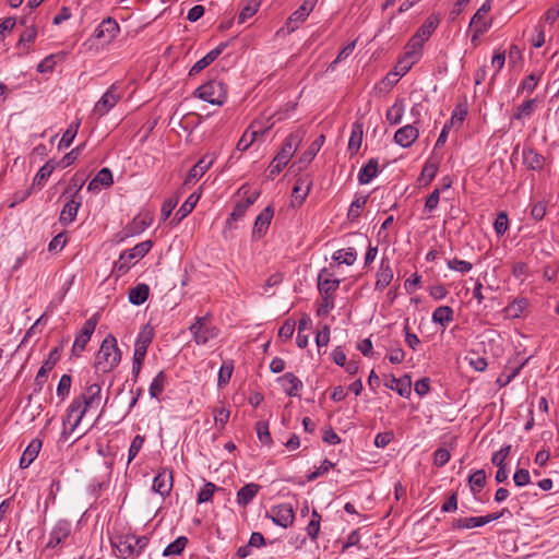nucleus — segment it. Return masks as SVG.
Masks as SVG:
<instances>
[{"label":"nucleus","mask_w":559,"mask_h":559,"mask_svg":"<svg viewBox=\"0 0 559 559\" xmlns=\"http://www.w3.org/2000/svg\"><path fill=\"white\" fill-rule=\"evenodd\" d=\"M121 361V352L117 344V338L112 334H108L102 342L96 354L94 369L96 373H109Z\"/></svg>","instance_id":"obj_1"},{"label":"nucleus","mask_w":559,"mask_h":559,"mask_svg":"<svg viewBox=\"0 0 559 559\" xmlns=\"http://www.w3.org/2000/svg\"><path fill=\"white\" fill-rule=\"evenodd\" d=\"M304 135L305 132L298 129L286 136L281 150L274 156L269 166L267 177L270 179H273L276 175H278L287 165V163L289 162V159L292 158V156L302 142Z\"/></svg>","instance_id":"obj_2"},{"label":"nucleus","mask_w":559,"mask_h":559,"mask_svg":"<svg viewBox=\"0 0 559 559\" xmlns=\"http://www.w3.org/2000/svg\"><path fill=\"white\" fill-rule=\"evenodd\" d=\"M237 195H240L242 199L235 204L233 212L226 219L225 227L223 230V236L225 238H228L230 230L235 228L234 223L242 219L248 209L251 205H253L254 202L258 200V198L260 197V191L255 190L251 192L250 187L246 183L238 189Z\"/></svg>","instance_id":"obj_3"},{"label":"nucleus","mask_w":559,"mask_h":559,"mask_svg":"<svg viewBox=\"0 0 559 559\" xmlns=\"http://www.w3.org/2000/svg\"><path fill=\"white\" fill-rule=\"evenodd\" d=\"M153 247L152 240H145L135 245L132 249L123 250L120 253L119 260L114 264L112 272L117 276L124 275L131 267L133 260L144 258Z\"/></svg>","instance_id":"obj_4"},{"label":"nucleus","mask_w":559,"mask_h":559,"mask_svg":"<svg viewBox=\"0 0 559 559\" xmlns=\"http://www.w3.org/2000/svg\"><path fill=\"white\" fill-rule=\"evenodd\" d=\"M211 313L195 317L193 323L189 326L192 338L197 345H205L210 340L216 338L219 329L211 323Z\"/></svg>","instance_id":"obj_5"},{"label":"nucleus","mask_w":559,"mask_h":559,"mask_svg":"<svg viewBox=\"0 0 559 559\" xmlns=\"http://www.w3.org/2000/svg\"><path fill=\"white\" fill-rule=\"evenodd\" d=\"M193 95L212 105H223L227 98V90L223 82L212 80L199 86Z\"/></svg>","instance_id":"obj_6"},{"label":"nucleus","mask_w":559,"mask_h":559,"mask_svg":"<svg viewBox=\"0 0 559 559\" xmlns=\"http://www.w3.org/2000/svg\"><path fill=\"white\" fill-rule=\"evenodd\" d=\"M98 323V314H93L90 319H87L80 332L76 334L74 343L72 345V356L80 357L81 353L85 349L87 343L90 342L93 333L95 332L96 325Z\"/></svg>","instance_id":"obj_7"},{"label":"nucleus","mask_w":559,"mask_h":559,"mask_svg":"<svg viewBox=\"0 0 559 559\" xmlns=\"http://www.w3.org/2000/svg\"><path fill=\"white\" fill-rule=\"evenodd\" d=\"M266 518L271 519L276 525L287 528L293 525L295 520V511L292 504L282 503L272 507L266 513Z\"/></svg>","instance_id":"obj_8"},{"label":"nucleus","mask_w":559,"mask_h":559,"mask_svg":"<svg viewBox=\"0 0 559 559\" xmlns=\"http://www.w3.org/2000/svg\"><path fill=\"white\" fill-rule=\"evenodd\" d=\"M119 32L120 27L117 21L112 17H107L95 28L93 37L109 44L118 36Z\"/></svg>","instance_id":"obj_9"},{"label":"nucleus","mask_w":559,"mask_h":559,"mask_svg":"<svg viewBox=\"0 0 559 559\" xmlns=\"http://www.w3.org/2000/svg\"><path fill=\"white\" fill-rule=\"evenodd\" d=\"M174 486V475L173 471L167 467H162L157 472L156 476L153 479L152 489L153 491L159 493L163 498L169 496Z\"/></svg>","instance_id":"obj_10"},{"label":"nucleus","mask_w":559,"mask_h":559,"mask_svg":"<svg viewBox=\"0 0 559 559\" xmlns=\"http://www.w3.org/2000/svg\"><path fill=\"white\" fill-rule=\"evenodd\" d=\"M112 547L117 551V556L122 559H128L135 556V535L132 534H123L115 537L111 542Z\"/></svg>","instance_id":"obj_11"},{"label":"nucleus","mask_w":559,"mask_h":559,"mask_svg":"<svg viewBox=\"0 0 559 559\" xmlns=\"http://www.w3.org/2000/svg\"><path fill=\"white\" fill-rule=\"evenodd\" d=\"M79 397L85 403L84 409L97 408L102 402V383L86 381L84 392Z\"/></svg>","instance_id":"obj_12"},{"label":"nucleus","mask_w":559,"mask_h":559,"mask_svg":"<svg viewBox=\"0 0 559 559\" xmlns=\"http://www.w3.org/2000/svg\"><path fill=\"white\" fill-rule=\"evenodd\" d=\"M317 3L318 0H305L302 4L288 17L286 23L288 32H294L296 28H298L299 24L305 22L309 14L313 11Z\"/></svg>","instance_id":"obj_13"},{"label":"nucleus","mask_w":559,"mask_h":559,"mask_svg":"<svg viewBox=\"0 0 559 559\" xmlns=\"http://www.w3.org/2000/svg\"><path fill=\"white\" fill-rule=\"evenodd\" d=\"M85 403L82 402V400L76 396L73 399V401L70 403V405L67 408V416L66 420L71 423L72 416L75 415L74 421L71 424L70 431L67 432L63 430L62 437L67 438V436L71 432H73L76 427L80 425L82 418L85 416L88 409H84Z\"/></svg>","instance_id":"obj_14"},{"label":"nucleus","mask_w":559,"mask_h":559,"mask_svg":"<svg viewBox=\"0 0 559 559\" xmlns=\"http://www.w3.org/2000/svg\"><path fill=\"white\" fill-rule=\"evenodd\" d=\"M274 216V209L272 205H267L255 218L253 228H252V238L260 239L262 238L271 224V221Z\"/></svg>","instance_id":"obj_15"},{"label":"nucleus","mask_w":559,"mask_h":559,"mask_svg":"<svg viewBox=\"0 0 559 559\" xmlns=\"http://www.w3.org/2000/svg\"><path fill=\"white\" fill-rule=\"evenodd\" d=\"M340 280L334 278L333 274L328 269H322L318 275V289L320 295L334 296L338 289Z\"/></svg>","instance_id":"obj_16"},{"label":"nucleus","mask_w":559,"mask_h":559,"mask_svg":"<svg viewBox=\"0 0 559 559\" xmlns=\"http://www.w3.org/2000/svg\"><path fill=\"white\" fill-rule=\"evenodd\" d=\"M153 222V214L144 212L138 214L126 227L124 233L127 237L135 236L143 233Z\"/></svg>","instance_id":"obj_17"},{"label":"nucleus","mask_w":559,"mask_h":559,"mask_svg":"<svg viewBox=\"0 0 559 559\" xmlns=\"http://www.w3.org/2000/svg\"><path fill=\"white\" fill-rule=\"evenodd\" d=\"M376 276L374 288L376 290L383 292L391 284L394 276L389 258L383 257L381 259L380 267Z\"/></svg>","instance_id":"obj_18"},{"label":"nucleus","mask_w":559,"mask_h":559,"mask_svg":"<svg viewBox=\"0 0 559 559\" xmlns=\"http://www.w3.org/2000/svg\"><path fill=\"white\" fill-rule=\"evenodd\" d=\"M71 533V523L67 520H60L53 526L52 531L49 535V540L47 543L48 548H55L63 540H66Z\"/></svg>","instance_id":"obj_19"},{"label":"nucleus","mask_w":559,"mask_h":559,"mask_svg":"<svg viewBox=\"0 0 559 559\" xmlns=\"http://www.w3.org/2000/svg\"><path fill=\"white\" fill-rule=\"evenodd\" d=\"M120 99L116 94V85H111L107 92L100 97L94 107V112L98 116L106 115Z\"/></svg>","instance_id":"obj_20"},{"label":"nucleus","mask_w":559,"mask_h":559,"mask_svg":"<svg viewBox=\"0 0 559 559\" xmlns=\"http://www.w3.org/2000/svg\"><path fill=\"white\" fill-rule=\"evenodd\" d=\"M418 136V129L414 124H406L395 132L394 142L402 147H409Z\"/></svg>","instance_id":"obj_21"},{"label":"nucleus","mask_w":559,"mask_h":559,"mask_svg":"<svg viewBox=\"0 0 559 559\" xmlns=\"http://www.w3.org/2000/svg\"><path fill=\"white\" fill-rule=\"evenodd\" d=\"M82 204L81 198L76 199V192H73L70 200L63 205L59 221L63 225L72 223L78 214V211Z\"/></svg>","instance_id":"obj_22"},{"label":"nucleus","mask_w":559,"mask_h":559,"mask_svg":"<svg viewBox=\"0 0 559 559\" xmlns=\"http://www.w3.org/2000/svg\"><path fill=\"white\" fill-rule=\"evenodd\" d=\"M277 382L282 385L288 396H299V391L302 389V382L293 372H286L281 376L277 378Z\"/></svg>","instance_id":"obj_23"},{"label":"nucleus","mask_w":559,"mask_h":559,"mask_svg":"<svg viewBox=\"0 0 559 559\" xmlns=\"http://www.w3.org/2000/svg\"><path fill=\"white\" fill-rule=\"evenodd\" d=\"M385 386L390 390L396 391L402 397H409L412 393V380L409 374H404L401 378L391 376L390 381L385 383Z\"/></svg>","instance_id":"obj_24"},{"label":"nucleus","mask_w":559,"mask_h":559,"mask_svg":"<svg viewBox=\"0 0 559 559\" xmlns=\"http://www.w3.org/2000/svg\"><path fill=\"white\" fill-rule=\"evenodd\" d=\"M523 164L530 169L540 171L545 165V157L533 147L523 148Z\"/></svg>","instance_id":"obj_25"},{"label":"nucleus","mask_w":559,"mask_h":559,"mask_svg":"<svg viewBox=\"0 0 559 559\" xmlns=\"http://www.w3.org/2000/svg\"><path fill=\"white\" fill-rule=\"evenodd\" d=\"M41 445H43V442L38 438L33 439L28 443V445L26 447V449L24 450V452L20 459V462H19L20 468H23V469L27 468L36 460V457L38 456L39 451L41 449Z\"/></svg>","instance_id":"obj_26"},{"label":"nucleus","mask_w":559,"mask_h":559,"mask_svg":"<svg viewBox=\"0 0 559 559\" xmlns=\"http://www.w3.org/2000/svg\"><path fill=\"white\" fill-rule=\"evenodd\" d=\"M325 140V136L321 134L319 138H317L310 146L304 152V154L298 159V170L305 169L316 157L318 152L320 151L321 146L323 145Z\"/></svg>","instance_id":"obj_27"},{"label":"nucleus","mask_w":559,"mask_h":559,"mask_svg":"<svg viewBox=\"0 0 559 559\" xmlns=\"http://www.w3.org/2000/svg\"><path fill=\"white\" fill-rule=\"evenodd\" d=\"M379 164L377 158H370L359 170L358 181L360 185L369 183L378 176Z\"/></svg>","instance_id":"obj_28"},{"label":"nucleus","mask_w":559,"mask_h":559,"mask_svg":"<svg viewBox=\"0 0 559 559\" xmlns=\"http://www.w3.org/2000/svg\"><path fill=\"white\" fill-rule=\"evenodd\" d=\"M213 164V159H206V157L201 158L188 173L187 178L185 180V185L194 183L198 181L211 167Z\"/></svg>","instance_id":"obj_29"},{"label":"nucleus","mask_w":559,"mask_h":559,"mask_svg":"<svg viewBox=\"0 0 559 559\" xmlns=\"http://www.w3.org/2000/svg\"><path fill=\"white\" fill-rule=\"evenodd\" d=\"M440 24V17L437 14H431L427 17L424 24L414 34L418 38L427 41L433 34L438 25Z\"/></svg>","instance_id":"obj_30"},{"label":"nucleus","mask_w":559,"mask_h":559,"mask_svg":"<svg viewBox=\"0 0 559 559\" xmlns=\"http://www.w3.org/2000/svg\"><path fill=\"white\" fill-rule=\"evenodd\" d=\"M114 183L112 173L109 168H102L88 183V191H94L103 187H110Z\"/></svg>","instance_id":"obj_31"},{"label":"nucleus","mask_w":559,"mask_h":559,"mask_svg":"<svg viewBox=\"0 0 559 559\" xmlns=\"http://www.w3.org/2000/svg\"><path fill=\"white\" fill-rule=\"evenodd\" d=\"M261 486L250 483L241 487L237 492V503L239 506H248L259 492Z\"/></svg>","instance_id":"obj_32"},{"label":"nucleus","mask_w":559,"mask_h":559,"mask_svg":"<svg viewBox=\"0 0 559 559\" xmlns=\"http://www.w3.org/2000/svg\"><path fill=\"white\" fill-rule=\"evenodd\" d=\"M199 201V195L195 193L190 194L187 200L183 202V204L179 207V210L176 212L171 224L177 225L179 224L183 218H186L195 207L197 203Z\"/></svg>","instance_id":"obj_33"},{"label":"nucleus","mask_w":559,"mask_h":559,"mask_svg":"<svg viewBox=\"0 0 559 559\" xmlns=\"http://www.w3.org/2000/svg\"><path fill=\"white\" fill-rule=\"evenodd\" d=\"M484 525L485 520H483V516H467L454 519L452 521L451 528L454 531H460L481 527Z\"/></svg>","instance_id":"obj_34"},{"label":"nucleus","mask_w":559,"mask_h":559,"mask_svg":"<svg viewBox=\"0 0 559 559\" xmlns=\"http://www.w3.org/2000/svg\"><path fill=\"white\" fill-rule=\"evenodd\" d=\"M424 40L413 35V37L408 40L406 45L405 59L412 60V63H416L419 61L421 57V50L424 46Z\"/></svg>","instance_id":"obj_35"},{"label":"nucleus","mask_w":559,"mask_h":559,"mask_svg":"<svg viewBox=\"0 0 559 559\" xmlns=\"http://www.w3.org/2000/svg\"><path fill=\"white\" fill-rule=\"evenodd\" d=\"M454 311L450 306H440L432 312L431 320L444 329L453 321Z\"/></svg>","instance_id":"obj_36"},{"label":"nucleus","mask_w":559,"mask_h":559,"mask_svg":"<svg viewBox=\"0 0 559 559\" xmlns=\"http://www.w3.org/2000/svg\"><path fill=\"white\" fill-rule=\"evenodd\" d=\"M150 295V287L147 284L141 283L129 290V301L134 306L143 305Z\"/></svg>","instance_id":"obj_37"},{"label":"nucleus","mask_w":559,"mask_h":559,"mask_svg":"<svg viewBox=\"0 0 559 559\" xmlns=\"http://www.w3.org/2000/svg\"><path fill=\"white\" fill-rule=\"evenodd\" d=\"M362 134H364V131H362V124L358 121L354 122L353 126H352V132H350V136H349V140H348V152L353 155V154H356L360 146H361V142H362Z\"/></svg>","instance_id":"obj_38"},{"label":"nucleus","mask_w":559,"mask_h":559,"mask_svg":"<svg viewBox=\"0 0 559 559\" xmlns=\"http://www.w3.org/2000/svg\"><path fill=\"white\" fill-rule=\"evenodd\" d=\"M405 111L404 99L397 98L394 104L386 110L385 118L390 124L395 126L402 121Z\"/></svg>","instance_id":"obj_39"},{"label":"nucleus","mask_w":559,"mask_h":559,"mask_svg":"<svg viewBox=\"0 0 559 559\" xmlns=\"http://www.w3.org/2000/svg\"><path fill=\"white\" fill-rule=\"evenodd\" d=\"M167 382H168L167 374L165 373L164 370H160L155 376V378L152 380V382L150 384V388H148L150 396L153 399H158L160 396V394L164 392Z\"/></svg>","instance_id":"obj_40"},{"label":"nucleus","mask_w":559,"mask_h":559,"mask_svg":"<svg viewBox=\"0 0 559 559\" xmlns=\"http://www.w3.org/2000/svg\"><path fill=\"white\" fill-rule=\"evenodd\" d=\"M527 306H528V300L526 298H524V297L516 298L512 302H510L504 308L503 311L507 317L516 319L523 314V312L527 308Z\"/></svg>","instance_id":"obj_41"},{"label":"nucleus","mask_w":559,"mask_h":559,"mask_svg":"<svg viewBox=\"0 0 559 559\" xmlns=\"http://www.w3.org/2000/svg\"><path fill=\"white\" fill-rule=\"evenodd\" d=\"M538 100L537 98L526 99L523 104L519 105L515 108L513 114V119L522 120L525 117H531L537 107Z\"/></svg>","instance_id":"obj_42"},{"label":"nucleus","mask_w":559,"mask_h":559,"mask_svg":"<svg viewBox=\"0 0 559 559\" xmlns=\"http://www.w3.org/2000/svg\"><path fill=\"white\" fill-rule=\"evenodd\" d=\"M53 170L55 164L52 163V160H48L44 166H41L33 179V189L35 187L40 189L45 185L46 180L50 177Z\"/></svg>","instance_id":"obj_43"},{"label":"nucleus","mask_w":559,"mask_h":559,"mask_svg":"<svg viewBox=\"0 0 559 559\" xmlns=\"http://www.w3.org/2000/svg\"><path fill=\"white\" fill-rule=\"evenodd\" d=\"M188 538L186 536L177 537L173 543H170L163 551L164 557L179 556L183 552L186 546L188 545Z\"/></svg>","instance_id":"obj_44"},{"label":"nucleus","mask_w":559,"mask_h":559,"mask_svg":"<svg viewBox=\"0 0 559 559\" xmlns=\"http://www.w3.org/2000/svg\"><path fill=\"white\" fill-rule=\"evenodd\" d=\"M357 259V252L355 248L349 247L347 249H340L333 254V260L338 263H344L346 265H353Z\"/></svg>","instance_id":"obj_45"},{"label":"nucleus","mask_w":559,"mask_h":559,"mask_svg":"<svg viewBox=\"0 0 559 559\" xmlns=\"http://www.w3.org/2000/svg\"><path fill=\"white\" fill-rule=\"evenodd\" d=\"M154 338V329L148 324L144 325L143 329L136 336L134 347L148 348L150 344Z\"/></svg>","instance_id":"obj_46"},{"label":"nucleus","mask_w":559,"mask_h":559,"mask_svg":"<svg viewBox=\"0 0 559 559\" xmlns=\"http://www.w3.org/2000/svg\"><path fill=\"white\" fill-rule=\"evenodd\" d=\"M368 201V195H360L356 198L349 205L348 212H347V218L349 221H355L361 215V210L366 205Z\"/></svg>","instance_id":"obj_47"},{"label":"nucleus","mask_w":559,"mask_h":559,"mask_svg":"<svg viewBox=\"0 0 559 559\" xmlns=\"http://www.w3.org/2000/svg\"><path fill=\"white\" fill-rule=\"evenodd\" d=\"M540 78H542V73H531L519 85L518 94L524 93V92L527 94L533 93L534 90L536 88Z\"/></svg>","instance_id":"obj_48"},{"label":"nucleus","mask_w":559,"mask_h":559,"mask_svg":"<svg viewBox=\"0 0 559 559\" xmlns=\"http://www.w3.org/2000/svg\"><path fill=\"white\" fill-rule=\"evenodd\" d=\"M468 483L471 486V490L474 493L479 492L486 485V473L484 469L475 471L469 477Z\"/></svg>","instance_id":"obj_49"},{"label":"nucleus","mask_w":559,"mask_h":559,"mask_svg":"<svg viewBox=\"0 0 559 559\" xmlns=\"http://www.w3.org/2000/svg\"><path fill=\"white\" fill-rule=\"evenodd\" d=\"M233 371H234V361L233 360L224 361L219 368L218 377H217V385L219 388L226 385L230 381Z\"/></svg>","instance_id":"obj_50"},{"label":"nucleus","mask_w":559,"mask_h":559,"mask_svg":"<svg viewBox=\"0 0 559 559\" xmlns=\"http://www.w3.org/2000/svg\"><path fill=\"white\" fill-rule=\"evenodd\" d=\"M320 522L321 515L316 509H313L310 521L306 527L307 535L311 538V540H316L318 538L320 532Z\"/></svg>","instance_id":"obj_51"},{"label":"nucleus","mask_w":559,"mask_h":559,"mask_svg":"<svg viewBox=\"0 0 559 559\" xmlns=\"http://www.w3.org/2000/svg\"><path fill=\"white\" fill-rule=\"evenodd\" d=\"M79 127H80L79 121L72 122L68 127V129L64 131V133L59 142V148H67L72 144V142L78 133Z\"/></svg>","instance_id":"obj_52"},{"label":"nucleus","mask_w":559,"mask_h":559,"mask_svg":"<svg viewBox=\"0 0 559 559\" xmlns=\"http://www.w3.org/2000/svg\"><path fill=\"white\" fill-rule=\"evenodd\" d=\"M438 171V164L428 160L420 173L418 181H425V186L429 185L436 177Z\"/></svg>","instance_id":"obj_53"},{"label":"nucleus","mask_w":559,"mask_h":559,"mask_svg":"<svg viewBox=\"0 0 559 559\" xmlns=\"http://www.w3.org/2000/svg\"><path fill=\"white\" fill-rule=\"evenodd\" d=\"M257 436L259 441L265 445H272L273 440L269 430L267 421H258L255 425Z\"/></svg>","instance_id":"obj_54"},{"label":"nucleus","mask_w":559,"mask_h":559,"mask_svg":"<svg viewBox=\"0 0 559 559\" xmlns=\"http://www.w3.org/2000/svg\"><path fill=\"white\" fill-rule=\"evenodd\" d=\"M447 266L450 270L462 274L468 273L473 269V264L471 262L461 260L459 258L447 260Z\"/></svg>","instance_id":"obj_55"},{"label":"nucleus","mask_w":559,"mask_h":559,"mask_svg":"<svg viewBox=\"0 0 559 559\" xmlns=\"http://www.w3.org/2000/svg\"><path fill=\"white\" fill-rule=\"evenodd\" d=\"M48 372L49 371L43 367H40L39 370L37 371V374L34 380V391L27 397L28 403H31L34 394H38L39 392H41V390L47 381Z\"/></svg>","instance_id":"obj_56"},{"label":"nucleus","mask_w":559,"mask_h":559,"mask_svg":"<svg viewBox=\"0 0 559 559\" xmlns=\"http://www.w3.org/2000/svg\"><path fill=\"white\" fill-rule=\"evenodd\" d=\"M491 10V0H486L480 8L473 15L469 26L473 25H481L483 23H487L485 21V15Z\"/></svg>","instance_id":"obj_57"},{"label":"nucleus","mask_w":559,"mask_h":559,"mask_svg":"<svg viewBox=\"0 0 559 559\" xmlns=\"http://www.w3.org/2000/svg\"><path fill=\"white\" fill-rule=\"evenodd\" d=\"M259 4L255 1L247 2L238 14V24H243L249 17L253 16L258 11Z\"/></svg>","instance_id":"obj_58"},{"label":"nucleus","mask_w":559,"mask_h":559,"mask_svg":"<svg viewBox=\"0 0 559 559\" xmlns=\"http://www.w3.org/2000/svg\"><path fill=\"white\" fill-rule=\"evenodd\" d=\"M215 490L216 486L213 483H205L204 486L198 492L197 502L201 504L211 501Z\"/></svg>","instance_id":"obj_59"},{"label":"nucleus","mask_w":559,"mask_h":559,"mask_svg":"<svg viewBox=\"0 0 559 559\" xmlns=\"http://www.w3.org/2000/svg\"><path fill=\"white\" fill-rule=\"evenodd\" d=\"M71 385L72 377L70 374H62L57 385V395L62 401L69 395Z\"/></svg>","instance_id":"obj_60"},{"label":"nucleus","mask_w":559,"mask_h":559,"mask_svg":"<svg viewBox=\"0 0 559 559\" xmlns=\"http://www.w3.org/2000/svg\"><path fill=\"white\" fill-rule=\"evenodd\" d=\"M144 442H145L144 436L136 435L133 438V440L131 441V444L129 447V451H128V464L136 457V455L141 451Z\"/></svg>","instance_id":"obj_61"},{"label":"nucleus","mask_w":559,"mask_h":559,"mask_svg":"<svg viewBox=\"0 0 559 559\" xmlns=\"http://www.w3.org/2000/svg\"><path fill=\"white\" fill-rule=\"evenodd\" d=\"M334 296L321 295V301L317 310L319 317H326L334 308Z\"/></svg>","instance_id":"obj_62"},{"label":"nucleus","mask_w":559,"mask_h":559,"mask_svg":"<svg viewBox=\"0 0 559 559\" xmlns=\"http://www.w3.org/2000/svg\"><path fill=\"white\" fill-rule=\"evenodd\" d=\"M509 228V217L506 212H500L493 223V229L498 236H503Z\"/></svg>","instance_id":"obj_63"},{"label":"nucleus","mask_w":559,"mask_h":559,"mask_svg":"<svg viewBox=\"0 0 559 559\" xmlns=\"http://www.w3.org/2000/svg\"><path fill=\"white\" fill-rule=\"evenodd\" d=\"M559 17V2L554 3L540 17L538 23L552 25Z\"/></svg>","instance_id":"obj_64"}]
</instances>
